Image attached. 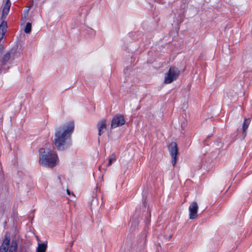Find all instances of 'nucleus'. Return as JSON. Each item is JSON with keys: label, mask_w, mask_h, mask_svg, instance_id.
I'll use <instances>...</instances> for the list:
<instances>
[{"label": "nucleus", "mask_w": 252, "mask_h": 252, "mask_svg": "<svg viewBox=\"0 0 252 252\" xmlns=\"http://www.w3.org/2000/svg\"><path fill=\"white\" fill-rule=\"evenodd\" d=\"M74 128L73 122H69L59 126L55 132L54 145L58 150H63L67 141L70 139Z\"/></svg>", "instance_id": "obj_1"}, {"label": "nucleus", "mask_w": 252, "mask_h": 252, "mask_svg": "<svg viewBox=\"0 0 252 252\" xmlns=\"http://www.w3.org/2000/svg\"><path fill=\"white\" fill-rule=\"evenodd\" d=\"M39 153V162L41 165L53 167L57 164L58 157L54 151L47 148H41Z\"/></svg>", "instance_id": "obj_2"}, {"label": "nucleus", "mask_w": 252, "mask_h": 252, "mask_svg": "<svg viewBox=\"0 0 252 252\" xmlns=\"http://www.w3.org/2000/svg\"><path fill=\"white\" fill-rule=\"evenodd\" d=\"M10 242V236L8 235H6L0 246V252H17L18 245L16 241L12 240L11 242L9 248L8 249Z\"/></svg>", "instance_id": "obj_3"}, {"label": "nucleus", "mask_w": 252, "mask_h": 252, "mask_svg": "<svg viewBox=\"0 0 252 252\" xmlns=\"http://www.w3.org/2000/svg\"><path fill=\"white\" fill-rule=\"evenodd\" d=\"M180 74L179 69L175 66H171L165 74L164 82L169 84L176 80Z\"/></svg>", "instance_id": "obj_4"}, {"label": "nucleus", "mask_w": 252, "mask_h": 252, "mask_svg": "<svg viewBox=\"0 0 252 252\" xmlns=\"http://www.w3.org/2000/svg\"><path fill=\"white\" fill-rule=\"evenodd\" d=\"M168 149L172 158V164L175 166L176 163V157L178 153L177 143L174 142H171L169 145Z\"/></svg>", "instance_id": "obj_5"}, {"label": "nucleus", "mask_w": 252, "mask_h": 252, "mask_svg": "<svg viewBox=\"0 0 252 252\" xmlns=\"http://www.w3.org/2000/svg\"><path fill=\"white\" fill-rule=\"evenodd\" d=\"M125 121L123 116L118 115L112 119L111 123V128H114L118 126L123 125Z\"/></svg>", "instance_id": "obj_6"}, {"label": "nucleus", "mask_w": 252, "mask_h": 252, "mask_svg": "<svg viewBox=\"0 0 252 252\" xmlns=\"http://www.w3.org/2000/svg\"><path fill=\"white\" fill-rule=\"evenodd\" d=\"M198 206L196 202L194 201L190 205L189 207V218L194 219L197 216V210Z\"/></svg>", "instance_id": "obj_7"}, {"label": "nucleus", "mask_w": 252, "mask_h": 252, "mask_svg": "<svg viewBox=\"0 0 252 252\" xmlns=\"http://www.w3.org/2000/svg\"><path fill=\"white\" fill-rule=\"evenodd\" d=\"M97 128L98 130V135H102L106 129V121L105 119L102 120L97 124Z\"/></svg>", "instance_id": "obj_8"}, {"label": "nucleus", "mask_w": 252, "mask_h": 252, "mask_svg": "<svg viewBox=\"0 0 252 252\" xmlns=\"http://www.w3.org/2000/svg\"><path fill=\"white\" fill-rule=\"evenodd\" d=\"M250 123V120L249 119H245L243 125V137L245 138L246 136V130L249 127Z\"/></svg>", "instance_id": "obj_9"}, {"label": "nucleus", "mask_w": 252, "mask_h": 252, "mask_svg": "<svg viewBox=\"0 0 252 252\" xmlns=\"http://www.w3.org/2000/svg\"><path fill=\"white\" fill-rule=\"evenodd\" d=\"M47 248V243H38L36 252H45Z\"/></svg>", "instance_id": "obj_10"}, {"label": "nucleus", "mask_w": 252, "mask_h": 252, "mask_svg": "<svg viewBox=\"0 0 252 252\" xmlns=\"http://www.w3.org/2000/svg\"><path fill=\"white\" fill-rule=\"evenodd\" d=\"M139 225V220L136 218H132L131 220V228L135 229Z\"/></svg>", "instance_id": "obj_11"}, {"label": "nucleus", "mask_w": 252, "mask_h": 252, "mask_svg": "<svg viewBox=\"0 0 252 252\" xmlns=\"http://www.w3.org/2000/svg\"><path fill=\"white\" fill-rule=\"evenodd\" d=\"M11 54L10 53L7 52L4 55L2 58V63L3 64H5L10 59Z\"/></svg>", "instance_id": "obj_12"}, {"label": "nucleus", "mask_w": 252, "mask_h": 252, "mask_svg": "<svg viewBox=\"0 0 252 252\" xmlns=\"http://www.w3.org/2000/svg\"><path fill=\"white\" fill-rule=\"evenodd\" d=\"M31 29H32V24L30 23H28L26 24V26L24 29V32L26 33H29L31 32Z\"/></svg>", "instance_id": "obj_13"}, {"label": "nucleus", "mask_w": 252, "mask_h": 252, "mask_svg": "<svg viewBox=\"0 0 252 252\" xmlns=\"http://www.w3.org/2000/svg\"><path fill=\"white\" fill-rule=\"evenodd\" d=\"M115 156L114 155H112L109 158V161L107 163L108 166H110L112 164V161L115 160Z\"/></svg>", "instance_id": "obj_14"}, {"label": "nucleus", "mask_w": 252, "mask_h": 252, "mask_svg": "<svg viewBox=\"0 0 252 252\" xmlns=\"http://www.w3.org/2000/svg\"><path fill=\"white\" fill-rule=\"evenodd\" d=\"M29 9H27V10H25V14H28V12H29Z\"/></svg>", "instance_id": "obj_15"}, {"label": "nucleus", "mask_w": 252, "mask_h": 252, "mask_svg": "<svg viewBox=\"0 0 252 252\" xmlns=\"http://www.w3.org/2000/svg\"><path fill=\"white\" fill-rule=\"evenodd\" d=\"M67 193L68 194H70V192L69 191L68 189H67Z\"/></svg>", "instance_id": "obj_16"}]
</instances>
